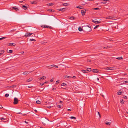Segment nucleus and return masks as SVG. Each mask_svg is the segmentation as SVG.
<instances>
[{
    "label": "nucleus",
    "mask_w": 128,
    "mask_h": 128,
    "mask_svg": "<svg viewBox=\"0 0 128 128\" xmlns=\"http://www.w3.org/2000/svg\"><path fill=\"white\" fill-rule=\"evenodd\" d=\"M46 26H42V27L43 28H46Z\"/></svg>",
    "instance_id": "0e129e2a"
},
{
    "label": "nucleus",
    "mask_w": 128,
    "mask_h": 128,
    "mask_svg": "<svg viewBox=\"0 0 128 128\" xmlns=\"http://www.w3.org/2000/svg\"><path fill=\"white\" fill-rule=\"evenodd\" d=\"M122 92H117V94L118 95H120L122 94Z\"/></svg>",
    "instance_id": "6ab92c4d"
},
{
    "label": "nucleus",
    "mask_w": 128,
    "mask_h": 128,
    "mask_svg": "<svg viewBox=\"0 0 128 128\" xmlns=\"http://www.w3.org/2000/svg\"><path fill=\"white\" fill-rule=\"evenodd\" d=\"M59 83V82H58V81H56V84H58Z\"/></svg>",
    "instance_id": "774afa93"
},
{
    "label": "nucleus",
    "mask_w": 128,
    "mask_h": 128,
    "mask_svg": "<svg viewBox=\"0 0 128 128\" xmlns=\"http://www.w3.org/2000/svg\"><path fill=\"white\" fill-rule=\"evenodd\" d=\"M76 8L80 9H82L84 8L82 6H76Z\"/></svg>",
    "instance_id": "4468645a"
},
{
    "label": "nucleus",
    "mask_w": 128,
    "mask_h": 128,
    "mask_svg": "<svg viewBox=\"0 0 128 128\" xmlns=\"http://www.w3.org/2000/svg\"><path fill=\"white\" fill-rule=\"evenodd\" d=\"M54 79H51L50 80V81L52 82H54Z\"/></svg>",
    "instance_id": "de8ad7c7"
},
{
    "label": "nucleus",
    "mask_w": 128,
    "mask_h": 128,
    "mask_svg": "<svg viewBox=\"0 0 128 128\" xmlns=\"http://www.w3.org/2000/svg\"><path fill=\"white\" fill-rule=\"evenodd\" d=\"M116 59L118 60H121L123 59V58L122 57H120L117 58Z\"/></svg>",
    "instance_id": "c85d7f7f"
},
{
    "label": "nucleus",
    "mask_w": 128,
    "mask_h": 128,
    "mask_svg": "<svg viewBox=\"0 0 128 128\" xmlns=\"http://www.w3.org/2000/svg\"><path fill=\"white\" fill-rule=\"evenodd\" d=\"M112 48V46H108L107 47H104V48H103V49H108V48Z\"/></svg>",
    "instance_id": "2eb2a0df"
},
{
    "label": "nucleus",
    "mask_w": 128,
    "mask_h": 128,
    "mask_svg": "<svg viewBox=\"0 0 128 128\" xmlns=\"http://www.w3.org/2000/svg\"><path fill=\"white\" fill-rule=\"evenodd\" d=\"M16 114H22V113H20V112H19L16 113Z\"/></svg>",
    "instance_id": "680f3d73"
},
{
    "label": "nucleus",
    "mask_w": 128,
    "mask_h": 128,
    "mask_svg": "<svg viewBox=\"0 0 128 128\" xmlns=\"http://www.w3.org/2000/svg\"><path fill=\"white\" fill-rule=\"evenodd\" d=\"M37 3V2H31V3L32 4H36Z\"/></svg>",
    "instance_id": "cd10ccee"
},
{
    "label": "nucleus",
    "mask_w": 128,
    "mask_h": 128,
    "mask_svg": "<svg viewBox=\"0 0 128 128\" xmlns=\"http://www.w3.org/2000/svg\"><path fill=\"white\" fill-rule=\"evenodd\" d=\"M3 108L2 106L1 105H0V109H2Z\"/></svg>",
    "instance_id": "864d4df0"
},
{
    "label": "nucleus",
    "mask_w": 128,
    "mask_h": 128,
    "mask_svg": "<svg viewBox=\"0 0 128 128\" xmlns=\"http://www.w3.org/2000/svg\"><path fill=\"white\" fill-rule=\"evenodd\" d=\"M106 68L107 70H114L113 69V68L112 67H108Z\"/></svg>",
    "instance_id": "ddd939ff"
},
{
    "label": "nucleus",
    "mask_w": 128,
    "mask_h": 128,
    "mask_svg": "<svg viewBox=\"0 0 128 128\" xmlns=\"http://www.w3.org/2000/svg\"><path fill=\"white\" fill-rule=\"evenodd\" d=\"M16 44L13 43H9L8 45L9 46H16Z\"/></svg>",
    "instance_id": "39448f33"
},
{
    "label": "nucleus",
    "mask_w": 128,
    "mask_h": 128,
    "mask_svg": "<svg viewBox=\"0 0 128 128\" xmlns=\"http://www.w3.org/2000/svg\"><path fill=\"white\" fill-rule=\"evenodd\" d=\"M46 77H45L44 76H43L40 77V80H45L46 79Z\"/></svg>",
    "instance_id": "f8f14e48"
},
{
    "label": "nucleus",
    "mask_w": 128,
    "mask_h": 128,
    "mask_svg": "<svg viewBox=\"0 0 128 128\" xmlns=\"http://www.w3.org/2000/svg\"><path fill=\"white\" fill-rule=\"evenodd\" d=\"M30 40L31 41H34V42H36V40L34 39H30Z\"/></svg>",
    "instance_id": "a19ab883"
},
{
    "label": "nucleus",
    "mask_w": 128,
    "mask_h": 128,
    "mask_svg": "<svg viewBox=\"0 0 128 128\" xmlns=\"http://www.w3.org/2000/svg\"><path fill=\"white\" fill-rule=\"evenodd\" d=\"M68 111H72V110H70V109H68Z\"/></svg>",
    "instance_id": "338daca9"
},
{
    "label": "nucleus",
    "mask_w": 128,
    "mask_h": 128,
    "mask_svg": "<svg viewBox=\"0 0 128 128\" xmlns=\"http://www.w3.org/2000/svg\"><path fill=\"white\" fill-rule=\"evenodd\" d=\"M104 1H106V2H107V1H109L110 0H103Z\"/></svg>",
    "instance_id": "69168bd1"
},
{
    "label": "nucleus",
    "mask_w": 128,
    "mask_h": 128,
    "mask_svg": "<svg viewBox=\"0 0 128 128\" xmlns=\"http://www.w3.org/2000/svg\"><path fill=\"white\" fill-rule=\"evenodd\" d=\"M87 70L88 71V72H90V71H92V70H91V69L90 68H88L87 69Z\"/></svg>",
    "instance_id": "2f4dec72"
},
{
    "label": "nucleus",
    "mask_w": 128,
    "mask_h": 128,
    "mask_svg": "<svg viewBox=\"0 0 128 128\" xmlns=\"http://www.w3.org/2000/svg\"><path fill=\"white\" fill-rule=\"evenodd\" d=\"M18 102V101L17 98H15L14 99V104H17Z\"/></svg>",
    "instance_id": "f03ea898"
},
{
    "label": "nucleus",
    "mask_w": 128,
    "mask_h": 128,
    "mask_svg": "<svg viewBox=\"0 0 128 128\" xmlns=\"http://www.w3.org/2000/svg\"><path fill=\"white\" fill-rule=\"evenodd\" d=\"M111 124V122H106V124L108 126L110 125Z\"/></svg>",
    "instance_id": "a878e982"
},
{
    "label": "nucleus",
    "mask_w": 128,
    "mask_h": 128,
    "mask_svg": "<svg viewBox=\"0 0 128 128\" xmlns=\"http://www.w3.org/2000/svg\"><path fill=\"white\" fill-rule=\"evenodd\" d=\"M15 30H12L10 31V32L12 33L13 32H14Z\"/></svg>",
    "instance_id": "3c124183"
},
{
    "label": "nucleus",
    "mask_w": 128,
    "mask_h": 128,
    "mask_svg": "<svg viewBox=\"0 0 128 128\" xmlns=\"http://www.w3.org/2000/svg\"><path fill=\"white\" fill-rule=\"evenodd\" d=\"M98 115H99L100 117H101L100 114V113L99 112H98Z\"/></svg>",
    "instance_id": "4d7b16f0"
},
{
    "label": "nucleus",
    "mask_w": 128,
    "mask_h": 128,
    "mask_svg": "<svg viewBox=\"0 0 128 128\" xmlns=\"http://www.w3.org/2000/svg\"><path fill=\"white\" fill-rule=\"evenodd\" d=\"M46 107L49 108H51V106H49V105H48L46 106Z\"/></svg>",
    "instance_id": "ea45409f"
},
{
    "label": "nucleus",
    "mask_w": 128,
    "mask_h": 128,
    "mask_svg": "<svg viewBox=\"0 0 128 128\" xmlns=\"http://www.w3.org/2000/svg\"><path fill=\"white\" fill-rule=\"evenodd\" d=\"M58 107L59 108H62V105H58Z\"/></svg>",
    "instance_id": "c03bdc74"
},
{
    "label": "nucleus",
    "mask_w": 128,
    "mask_h": 128,
    "mask_svg": "<svg viewBox=\"0 0 128 128\" xmlns=\"http://www.w3.org/2000/svg\"><path fill=\"white\" fill-rule=\"evenodd\" d=\"M44 102L46 104H49V102H48L47 101H45Z\"/></svg>",
    "instance_id": "09e8293b"
},
{
    "label": "nucleus",
    "mask_w": 128,
    "mask_h": 128,
    "mask_svg": "<svg viewBox=\"0 0 128 128\" xmlns=\"http://www.w3.org/2000/svg\"><path fill=\"white\" fill-rule=\"evenodd\" d=\"M87 62H90V60H87Z\"/></svg>",
    "instance_id": "bf43d9fd"
},
{
    "label": "nucleus",
    "mask_w": 128,
    "mask_h": 128,
    "mask_svg": "<svg viewBox=\"0 0 128 128\" xmlns=\"http://www.w3.org/2000/svg\"><path fill=\"white\" fill-rule=\"evenodd\" d=\"M44 84V83H43V84H40V85H41L42 86H43Z\"/></svg>",
    "instance_id": "6e6d98bb"
},
{
    "label": "nucleus",
    "mask_w": 128,
    "mask_h": 128,
    "mask_svg": "<svg viewBox=\"0 0 128 128\" xmlns=\"http://www.w3.org/2000/svg\"><path fill=\"white\" fill-rule=\"evenodd\" d=\"M113 18V17L112 16H108L106 18V19H112Z\"/></svg>",
    "instance_id": "f3484780"
},
{
    "label": "nucleus",
    "mask_w": 128,
    "mask_h": 128,
    "mask_svg": "<svg viewBox=\"0 0 128 128\" xmlns=\"http://www.w3.org/2000/svg\"><path fill=\"white\" fill-rule=\"evenodd\" d=\"M5 120V119H4V118H1V120Z\"/></svg>",
    "instance_id": "5fc2aeb1"
},
{
    "label": "nucleus",
    "mask_w": 128,
    "mask_h": 128,
    "mask_svg": "<svg viewBox=\"0 0 128 128\" xmlns=\"http://www.w3.org/2000/svg\"><path fill=\"white\" fill-rule=\"evenodd\" d=\"M69 4L68 3H64V4L63 5V6H68Z\"/></svg>",
    "instance_id": "4be33fe9"
},
{
    "label": "nucleus",
    "mask_w": 128,
    "mask_h": 128,
    "mask_svg": "<svg viewBox=\"0 0 128 128\" xmlns=\"http://www.w3.org/2000/svg\"><path fill=\"white\" fill-rule=\"evenodd\" d=\"M58 10L59 11H61L62 12H64L66 10V9L65 8H63L62 9H58Z\"/></svg>",
    "instance_id": "0eeeda50"
},
{
    "label": "nucleus",
    "mask_w": 128,
    "mask_h": 128,
    "mask_svg": "<svg viewBox=\"0 0 128 128\" xmlns=\"http://www.w3.org/2000/svg\"><path fill=\"white\" fill-rule=\"evenodd\" d=\"M70 19L72 20H74V18L73 16H72L70 17Z\"/></svg>",
    "instance_id": "49530a36"
},
{
    "label": "nucleus",
    "mask_w": 128,
    "mask_h": 128,
    "mask_svg": "<svg viewBox=\"0 0 128 128\" xmlns=\"http://www.w3.org/2000/svg\"><path fill=\"white\" fill-rule=\"evenodd\" d=\"M128 81H126L124 82V83H128Z\"/></svg>",
    "instance_id": "052dcab7"
},
{
    "label": "nucleus",
    "mask_w": 128,
    "mask_h": 128,
    "mask_svg": "<svg viewBox=\"0 0 128 128\" xmlns=\"http://www.w3.org/2000/svg\"><path fill=\"white\" fill-rule=\"evenodd\" d=\"M99 26H100V25H97L94 28V29H96L97 28H98V27H99Z\"/></svg>",
    "instance_id": "72a5a7b5"
},
{
    "label": "nucleus",
    "mask_w": 128,
    "mask_h": 128,
    "mask_svg": "<svg viewBox=\"0 0 128 128\" xmlns=\"http://www.w3.org/2000/svg\"><path fill=\"white\" fill-rule=\"evenodd\" d=\"M46 28L50 29H52V28L51 26H46Z\"/></svg>",
    "instance_id": "412c9836"
},
{
    "label": "nucleus",
    "mask_w": 128,
    "mask_h": 128,
    "mask_svg": "<svg viewBox=\"0 0 128 128\" xmlns=\"http://www.w3.org/2000/svg\"><path fill=\"white\" fill-rule=\"evenodd\" d=\"M36 102L37 103V104H40L41 103V102L39 100H38L36 101Z\"/></svg>",
    "instance_id": "7c9ffc66"
},
{
    "label": "nucleus",
    "mask_w": 128,
    "mask_h": 128,
    "mask_svg": "<svg viewBox=\"0 0 128 128\" xmlns=\"http://www.w3.org/2000/svg\"><path fill=\"white\" fill-rule=\"evenodd\" d=\"M86 11V10H81V12L82 16H84L85 15Z\"/></svg>",
    "instance_id": "7ed1b4c3"
},
{
    "label": "nucleus",
    "mask_w": 128,
    "mask_h": 128,
    "mask_svg": "<svg viewBox=\"0 0 128 128\" xmlns=\"http://www.w3.org/2000/svg\"><path fill=\"white\" fill-rule=\"evenodd\" d=\"M92 71L95 73H97L98 72V70L97 69H94L92 70Z\"/></svg>",
    "instance_id": "6e6552de"
},
{
    "label": "nucleus",
    "mask_w": 128,
    "mask_h": 128,
    "mask_svg": "<svg viewBox=\"0 0 128 128\" xmlns=\"http://www.w3.org/2000/svg\"><path fill=\"white\" fill-rule=\"evenodd\" d=\"M4 52V50L0 51V56Z\"/></svg>",
    "instance_id": "bb28decb"
},
{
    "label": "nucleus",
    "mask_w": 128,
    "mask_h": 128,
    "mask_svg": "<svg viewBox=\"0 0 128 128\" xmlns=\"http://www.w3.org/2000/svg\"><path fill=\"white\" fill-rule=\"evenodd\" d=\"M32 72H24L23 73V74L24 75H27L29 74V73H31Z\"/></svg>",
    "instance_id": "1a4fd4ad"
},
{
    "label": "nucleus",
    "mask_w": 128,
    "mask_h": 128,
    "mask_svg": "<svg viewBox=\"0 0 128 128\" xmlns=\"http://www.w3.org/2000/svg\"><path fill=\"white\" fill-rule=\"evenodd\" d=\"M70 118H71V119H75L76 118L74 117H73V116H71Z\"/></svg>",
    "instance_id": "58836bf2"
},
{
    "label": "nucleus",
    "mask_w": 128,
    "mask_h": 128,
    "mask_svg": "<svg viewBox=\"0 0 128 128\" xmlns=\"http://www.w3.org/2000/svg\"><path fill=\"white\" fill-rule=\"evenodd\" d=\"M16 86L15 85H14L12 86H10L11 88H15Z\"/></svg>",
    "instance_id": "473e14b6"
},
{
    "label": "nucleus",
    "mask_w": 128,
    "mask_h": 128,
    "mask_svg": "<svg viewBox=\"0 0 128 128\" xmlns=\"http://www.w3.org/2000/svg\"><path fill=\"white\" fill-rule=\"evenodd\" d=\"M92 22L96 24L100 23V21H95L94 20H93Z\"/></svg>",
    "instance_id": "9d476101"
},
{
    "label": "nucleus",
    "mask_w": 128,
    "mask_h": 128,
    "mask_svg": "<svg viewBox=\"0 0 128 128\" xmlns=\"http://www.w3.org/2000/svg\"><path fill=\"white\" fill-rule=\"evenodd\" d=\"M9 96V94H6L5 95V97L6 98H8Z\"/></svg>",
    "instance_id": "4c0bfd02"
},
{
    "label": "nucleus",
    "mask_w": 128,
    "mask_h": 128,
    "mask_svg": "<svg viewBox=\"0 0 128 128\" xmlns=\"http://www.w3.org/2000/svg\"><path fill=\"white\" fill-rule=\"evenodd\" d=\"M124 100L123 99H122V100H121L120 101V103L121 104H124Z\"/></svg>",
    "instance_id": "b1692460"
},
{
    "label": "nucleus",
    "mask_w": 128,
    "mask_h": 128,
    "mask_svg": "<svg viewBox=\"0 0 128 128\" xmlns=\"http://www.w3.org/2000/svg\"><path fill=\"white\" fill-rule=\"evenodd\" d=\"M87 26L88 27L86 28V31L87 32H91L92 30L91 26Z\"/></svg>",
    "instance_id": "f257e3e1"
},
{
    "label": "nucleus",
    "mask_w": 128,
    "mask_h": 128,
    "mask_svg": "<svg viewBox=\"0 0 128 128\" xmlns=\"http://www.w3.org/2000/svg\"><path fill=\"white\" fill-rule=\"evenodd\" d=\"M61 86H67V85L66 84H65V83H62V84Z\"/></svg>",
    "instance_id": "aec40b11"
},
{
    "label": "nucleus",
    "mask_w": 128,
    "mask_h": 128,
    "mask_svg": "<svg viewBox=\"0 0 128 128\" xmlns=\"http://www.w3.org/2000/svg\"><path fill=\"white\" fill-rule=\"evenodd\" d=\"M107 3V2H101V3L104 4H106Z\"/></svg>",
    "instance_id": "a18cd8bd"
},
{
    "label": "nucleus",
    "mask_w": 128,
    "mask_h": 128,
    "mask_svg": "<svg viewBox=\"0 0 128 128\" xmlns=\"http://www.w3.org/2000/svg\"><path fill=\"white\" fill-rule=\"evenodd\" d=\"M71 77L69 76H66L65 78H71Z\"/></svg>",
    "instance_id": "79ce46f5"
},
{
    "label": "nucleus",
    "mask_w": 128,
    "mask_h": 128,
    "mask_svg": "<svg viewBox=\"0 0 128 128\" xmlns=\"http://www.w3.org/2000/svg\"><path fill=\"white\" fill-rule=\"evenodd\" d=\"M33 80L32 78H30L27 80V82H30L32 81Z\"/></svg>",
    "instance_id": "a211bd4d"
},
{
    "label": "nucleus",
    "mask_w": 128,
    "mask_h": 128,
    "mask_svg": "<svg viewBox=\"0 0 128 128\" xmlns=\"http://www.w3.org/2000/svg\"><path fill=\"white\" fill-rule=\"evenodd\" d=\"M123 98L124 99H127V97L126 96H124L123 97Z\"/></svg>",
    "instance_id": "603ef678"
},
{
    "label": "nucleus",
    "mask_w": 128,
    "mask_h": 128,
    "mask_svg": "<svg viewBox=\"0 0 128 128\" xmlns=\"http://www.w3.org/2000/svg\"><path fill=\"white\" fill-rule=\"evenodd\" d=\"M6 38L5 37H3V38H0V40H2L3 39H5Z\"/></svg>",
    "instance_id": "f704fd0d"
},
{
    "label": "nucleus",
    "mask_w": 128,
    "mask_h": 128,
    "mask_svg": "<svg viewBox=\"0 0 128 128\" xmlns=\"http://www.w3.org/2000/svg\"><path fill=\"white\" fill-rule=\"evenodd\" d=\"M48 11L50 12H55V10H53L48 9Z\"/></svg>",
    "instance_id": "393cba45"
},
{
    "label": "nucleus",
    "mask_w": 128,
    "mask_h": 128,
    "mask_svg": "<svg viewBox=\"0 0 128 128\" xmlns=\"http://www.w3.org/2000/svg\"><path fill=\"white\" fill-rule=\"evenodd\" d=\"M53 67L56 68H58V66L55 65H54Z\"/></svg>",
    "instance_id": "8fccbe9b"
},
{
    "label": "nucleus",
    "mask_w": 128,
    "mask_h": 128,
    "mask_svg": "<svg viewBox=\"0 0 128 128\" xmlns=\"http://www.w3.org/2000/svg\"><path fill=\"white\" fill-rule=\"evenodd\" d=\"M23 8L25 10H26L27 9V8L26 6H25V5L23 6H22Z\"/></svg>",
    "instance_id": "dca6fc26"
},
{
    "label": "nucleus",
    "mask_w": 128,
    "mask_h": 128,
    "mask_svg": "<svg viewBox=\"0 0 128 128\" xmlns=\"http://www.w3.org/2000/svg\"><path fill=\"white\" fill-rule=\"evenodd\" d=\"M32 34V33H27L25 34L24 36H25L29 37L31 36Z\"/></svg>",
    "instance_id": "20e7f679"
},
{
    "label": "nucleus",
    "mask_w": 128,
    "mask_h": 128,
    "mask_svg": "<svg viewBox=\"0 0 128 128\" xmlns=\"http://www.w3.org/2000/svg\"><path fill=\"white\" fill-rule=\"evenodd\" d=\"M13 52V51L12 50H9L8 52V53H12Z\"/></svg>",
    "instance_id": "c9c22d12"
},
{
    "label": "nucleus",
    "mask_w": 128,
    "mask_h": 128,
    "mask_svg": "<svg viewBox=\"0 0 128 128\" xmlns=\"http://www.w3.org/2000/svg\"><path fill=\"white\" fill-rule=\"evenodd\" d=\"M72 78H74V79H76V77L75 76H74L72 77Z\"/></svg>",
    "instance_id": "e2e57ef3"
},
{
    "label": "nucleus",
    "mask_w": 128,
    "mask_h": 128,
    "mask_svg": "<svg viewBox=\"0 0 128 128\" xmlns=\"http://www.w3.org/2000/svg\"><path fill=\"white\" fill-rule=\"evenodd\" d=\"M13 9H12V10L13 9H14V10H15L16 11H18V10L19 9L18 8H17L16 6H14L12 8Z\"/></svg>",
    "instance_id": "9b49d317"
},
{
    "label": "nucleus",
    "mask_w": 128,
    "mask_h": 128,
    "mask_svg": "<svg viewBox=\"0 0 128 128\" xmlns=\"http://www.w3.org/2000/svg\"><path fill=\"white\" fill-rule=\"evenodd\" d=\"M48 120L46 119L45 120H44L43 121V122H42V124L44 125V126H45L46 125V123L48 122Z\"/></svg>",
    "instance_id": "423d86ee"
},
{
    "label": "nucleus",
    "mask_w": 128,
    "mask_h": 128,
    "mask_svg": "<svg viewBox=\"0 0 128 128\" xmlns=\"http://www.w3.org/2000/svg\"><path fill=\"white\" fill-rule=\"evenodd\" d=\"M82 72H83L85 73H88L87 70H82Z\"/></svg>",
    "instance_id": "5701e85b"
},
{
    "label": "nucleus",
    "mask_w": 128,
    "mask_h": 128,
    "mask_svg": "<svg viewBox=\"0 0 128 128\" xmlns=\"http://www.w3.org/2000/svg\"><path fill=\"white\" fill-rule=\"evenodd\" d=\"M56 90V88H53L52 89V90Z\"/></svg>",
    "instance_id": "13d9d810"
},
{
    "label": "nucleus",
    "mask_w": 128,
    "mask_h": 128,
    "mask_svg": "<svg viewBox=\"0 0 128 128\" xmlns=\"http://www.w3.org/2000/svg\"><path fill=\"white\" fill-rule=\"evenodd\" d=\"M93 9H94V10H100V9L99 8H94Z\"/></svg>",
    "instance_id": "37998d69"
},
{
    "label": "nucleus",
    "mask_w": 128,
    "mask_h": 128,
    "mask_svg": "<svg viewBox=\"0 0 128 128\" xmlns=\"http://www.w3.org/2000/svg\"><path fill=\"white\" fill-rule=\"evenodd\" d=\"M48 5L50 6H53L54 5V4L53 3H49L48 4Z\"/></svg>",
    "instance_id": "e433bc0d"
},
{
    "label": "nucleus",
    "mask_w": 128,
    "mask_h": 128,
    "mask_svg": "<svg viewBox=\"0 0 128 128\" xmlns=\"http://www.w3.org/2000/svg\"><path fill=\"white\" fill-rule=\"evenodd\" d=\"M78 30L82 32V31L83 30L82 28L80 27L78 28Z\"/></svg>",
    "instance_id": "c756f323"
}]
</instances>
